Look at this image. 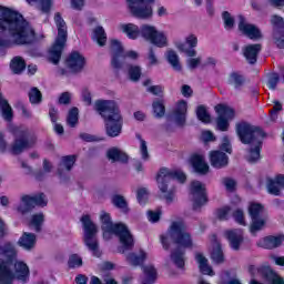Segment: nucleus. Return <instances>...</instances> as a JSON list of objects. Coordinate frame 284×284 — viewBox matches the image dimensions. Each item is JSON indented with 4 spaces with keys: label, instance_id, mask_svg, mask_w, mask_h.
<instances>
[{
    "label": "nucleus",
    "instance_id": "obj_59",
    "mask_svg": "<svg viewBox=\"0 0 284 284\" xmlns=\"http://www.w3.org/2000/svg\"><path fill=\"white\" fill-rule=\"evenodd\" d=\"M140 154L142 160L150 161V152L148 151V142L145 140L140 139Z\"/></svg>",
    "mask_w": 284,
    "mask_h": 284
},
{
    "label": "nucleus",
    "instance_id": "obj_10",
    "mask_svg": "<svg viewBox=\"0 0 284 284\" xmlns=\"http://www.w3.org/2000/svg\"><path fill=\"white\" fill-rule=\"evenodd\" d=\"M21 281V283H28L30 278V268L27 263L16 262L14 273L10 271V267L6 263H0V284H12V281Z\"/></svg>",
    "mask_w": 284,
    "mask_h": 284
},
{
    "label": "nucleus",
    "instance_id": "obj_64",
    "mask_svg": "<svg viewBox=\"0 0 284 284\" xmlns=\"http://www.w3.org/2000/svg\"><path fill=\"white\" fill-rule=\"evenodd\" d=\"M136 197L141 205L145 204V202L148 201V190L145 189L138 190Z\"/></svg>",
    "mask_w": 284,
    "mask_h": 284
},
{
    "label": "nucleus",
    "instance_id": "obj_30",
    "mask_svg": "<svg viewBox=\"0 0 284 284\" xmlns=\"http://www.w3.org/2000/svg\"><path fill=\"white\" fill-rule=\"evenodd\" d=\"M74 163H77V156L74 155L62 156L58 165L59 176H65V172H71L72 168H74Z\"/></svg>",
    "mask_w": 284,
    "mask_h": 284
},
{
    "label": "nucleus",
    "instance_id": "obj_14",
    "mask_svg": "<svg viewBox=\"0 0 284 284\" xmlns=\"http://www.w3.org/2000/svg\"><path fill=\"white\" fill-rule=\"evenodd\" d=\"M248 272L253 278L261 276L262 278H265L268 284H284L283 277L276 274V272H274L270 266L256 267L255 265H250Z\"/></svg>",
    "mask_w": 284,
    "mask_h": 284
},
{
    "label": "nucleus",
    "instance_id": "obj_47",
    "mask_svg": "<svg viewBox=\"0 0 284 284\" xmlns=\"http://www.w3.org/2000/svg\"><path fill=\"white\" fill-rule=\"evenodd\" d=\"M67 125L69 128H77L79 125V108L73 106L67 115Z\"/></svg>",
    "mask_w": 284,
    "mask_h": 284
},
{
    "label": "nucleus",
    "instance_id": "obj_26",
    "mask_svg": "<svg viewBox=\"0 0 284 284\" xmlns=\"http://www.w3.org/2000/svg\"><path fill=\"white\" fill-rule=\"evenodd\" d=\"M191 163L193 165V170L197 172V174H207L210 172V165L205 162V156L201 154H194L191 158Z\"/></svg>",
    "mask_w": 284,
    "mask_h": 284
},
{
    "label": "nucleus",
    "instance_id": "obj_25",
    "mask_svg": "<svg viewBox=\"0 0 284 284\" xmlns=\"http://www.w3.org/2000/svg\"><path fill=\"white\" fill-rule=\"evenodd\" d=\"M226 237L229 239L232 250H241V244L243 243V230L235 229L225 232Z\"/></svg>",
    "mask_w": 284,
    "mask_h": 284
},
{
    "label": "nucleus",
    "instance_id": "obj_51",
    "mask_svg": "<svg viewBox=\"0 0 284 284\" xmlns=\"http://www.w3.org/2000/svg\"><path fill=\"white\" fill-rule=\"evenodd\" d=\"M196 116L202 123H210V121H212L210 113H207V109L203 105L197 106Z\"/></svg>",
    "mask_w": 284,
    "mask_h": 284
},
{
    "label": "nucleus",
    "instance_id": "obj_24",
    "mask_svg": "<svg viewBox=\"0 0 284 284\" xmlns=\"http://www.w3.org/2000/svg\"><path fill=\"white\" fill-rule=\"evenodd\" d=\"M17 246L12 242H6L2 246H0V256L3 261L8 263H12V261L17 260Z\"/></svg>",
    "mask_w": 284,
    "mask_h": 284
},
{
    "label": "nucleus",
    "instance_id": "obj_63",
    "mask_svg": "<svg viewBox=\"0 0 284 284\" xmlns=\"http://www.w3.org/2000/svg\"><path fill=\"white\" fill-rule=\"evenodd\" d=\"M148 219L151 223H159L161 221V210L148 211Z\"/></svg>",
    "mask_w": 284,
    "mask_h": 284
},
{
    "label": "nucleus",
    "instance_id": "obj_49",
    "mask_svg": "<svg viewBox=\"0 0 284 284\" xmlns=\"http://www.w3.org/2000/svg\"><path fill=\"white\" fill-rule=\"evenodd\" d=\"M211 258L214 263L217 265H221V263H225V256L223 255V250L221 248V245H216L211 254Z\"/></svg>",
    "mask_w": 284,
    "mask_h": 284
},
{
    "label": "nucleus",
    "instance_id": "obj_16",
    "mask_svg": "<svg viewBox=\"0 0 284 284\" xmlns=\"http://www.w3.org/2000/svg\"><path fill=\"white\" fill-rule=\"evenodd\" d=\"M111 68L119 72L125 63V50L121 41L113 39L110 41Z\"/></svg>",
    "mask_w": 284,
    "mask_h": 284
},
{
    "label": "nucleus",
    "instance_id": "obj_11",
    "mask_svg": "<svg viewBox=\"0 0 284 284\" xmlns=\"http://www.w3.org/2000/svg\"><path fill=\"white\" fill-rule=\"evenodd\" d=\"M248 215L251 217L250 232L256 236L257 232L265 229L267 224V213L265 206L261 203L253 202L248 205Z\"/></svg>",
    "mask_w": 284,
    "mask_h": 284
},
{
    "label": "nucleus",
    "instance_id": "obj_6",
    "mask_svg": "<svg viewBox=\"0 0 284 284\" xmlns=\"http://www.w3.org/2000/svg\"><path fill=\"white\" fill-rule=\"evenodd\" d=\"M186 179L187 178L185 176V173L181 171H170L169 169L165 168L160 169L156 175V182L158 187L166 203H174L175 199L174 190L170 187V182L176 180L180 183H185Z\"/></svg>",
    "mask_w": 284,
    "mask_h": 284
},
{
    "label": "nucleus",
    "instance_id": "obj_18",
    "mask_svg": "<svg viewBox=\"0 0 284 284\" xmlns=\"http://www.w3.org/2000/svg\"><path fill=\"white\" fill-rule=\"evenodd\" d=\"M190 194L193 201V210H200L207 203V194L205 193V184L200 181H193L190 187Z\"/></svg>",
    "mask_w": 284,
    "mask_h": 284
},
{
    "label": "nucleus",
    "instance_id": "obj_45",
    "mask_svg": "<svg viewBox=\"0 0 284 284\" xmlns=\"http://www.w3.org/2000/svg\"><path fill=\"white\" fill-rule=\"evenodd\" d=\"M229 83L230 85H233L235 90H239V88L245 83V79L240 72L233 71L229 75Z\"/></svg>",
    "mask_w": 284,
    "mask_h": 284
},
{
    "label": "nucleus",
    "instance_id": "obj_56",
    "mask_svg": "<svg viewBox=\"0 0 284 284\" xmlns=\"http://www.w3.org/2000/svg\"><path fill=\"white\" fill-rule=\"evenodd\" d=\"M146 65L148 68H153V65H159V57H156V52L154 51V48H150L149 52L146 54Z\"/></svg>",
    "mask_w": 284,
    "mask_h": 284
},
{
    "label": "nucleus",
    "instance_id": "obj_41",
    "mask_svg": "<svg viewBox=\"0 0 284 284\" xmlns=\"http://www.w3.org/2000/svg\"><path fill=\"white\" fill-rule=\"evenodd\" d=\"M111 202L113 203L114 207H118V210H121L123 214H128L130 212V209L128 207V201L123 195L115 194L112 196Z\"/></svg>",
    "mask_w": 284,
    "mask_h": 284
},
{
    "label": "nucleus",
    "instance_id": "obj_42",
    "mask_svg": "<svg viewBox=\"0 0 284 284\" xmlns=\"http://www.w3.org/2000/svg\"><path fill=\"white\" fill-rule=\"evenodd\" d=\"M10 68L13 74H21L26 70V60L21 57H14L10 62Z\"/></svg>",
    "mask_w": 284,
    "mask_h": 284
},
{
    "label": "nucleus",
    "instance_id": "obj_28",
    "mask_svg": "<svg viewBox=\"0 0 284 284\" xmlns=\"http://www.w3.org/2000/svg\"><path fill=\"white\" fill-rule=\"evenodd\" d=\"M195 261L197 263V267L201 272V274H204L205 276H214V270L210 266V262L207 261V257L203 253H195Z\"/></svg>",
    "mask_w": 284,
    "mask_h": 284
},
{
    "label": "nucleus",
    "instance_id": "obj_53",
    "mask_svg": "<svg viewBox=\"0 0 284 284\" xmlns=\"http://www.w3.org/2000/svg\"><path fill=\"white\" fill-rule=\"evenodd\" d=\"M267 192L268 194H273L274 196H281V185H278L276 178L268 181Z\"/></svg>",
    "mask_w": 284,
    "mask_h": 284
},
{
    "label": "nucleus",
    "instance_id": "obj_44",
    "mask_svg": "<svg viewBox=\"0 0 284 284\" xmlns=\"http://www.w3.org/2000/svg\"><path fill=\"white\" fill-rule=\"evenodd\" d=\"M152 108L155 119H163L165 116V100L153 101Z\"/></svg>",
    "mask_w": 284,
    "mask_h": 284
},
{
    "label": "nucleus",
    "instance_id": "obj_55",
    "mask_svg": "<svg viewBox=\"0 0 284 284\" xmlns=\"http://www.w3.org/2000/svg\"><path fill=\"white\" fill-rule=\"evenodd\" d=\"M222 185H224L226 192H235L237 182L233 178H222Z\"/></svg>",
    "mask_w": 284,
    "mask_h": 284
},
{
    "label": "nucleus",
    "instance_id": "obj_13",
    "mask_svg": "<svg viewBox=\"0 0 284 284\" xmlns=\"http://www.w3.org/2000/svg\"><path fill=\"white\" fill-rule=\"evenodd\" d=\"M140 34L156 48H168V37L165 33L158 31L156 27L152 24H142L140 28Z\"/></svg>",
    "mask_w": 284,
    "mask_h": 284
},
{
    "label": "nucleus",
    "instance_id": "obj_15",
    "mask_svg": "<svg viewBox=\"0 0 284 284\" xmlns=\"http://www.w3.org/2000/svg\"><path fill=\"white\" fill-rule=\"evenodd\" d=\"M215 112L217 114L216 130H220V132H227V130H230V121L234 119V109L224 104H217L215 106Z\"/></svg>",
    "mask_w": 284,
    "mask_h": 284
},
{
    "label": "nucleus",
    "instance_id": "obj_52",
    "mask_svg": "<svg viewBox=\"0 0 284 284\" xmlns=\"http://www.w3.org/2000/svg\"><path fill=\"white\" fill-rule=\"evenodd\" d=\"M43 99V95L41 94V91H39L37 88H32L29 92V101L33 105H37L41 103Z\"/></svg>",
    "mask_w": 284,
    "mask_h": 284
},
{
    "label": "nucleus",
    "instance_id": "obj_12",
    "mask_svg": "<svg viewBox=\"0 0 284 284\" xmlns=\"http://www.w3.org/2000/svg\"><path fill=\"white\" fill-rule=\"evenodd\" d=\"M126 6L130 14L135 19H142L143 21H150L154 17V9L152 3L146 0H126Z\"/></svg>",
    "mask_w": 284,
    "mask_h": 284
},
{
    "label": "nucleus",
    "instance_id": "obj_22",
    "mask_svg": "<svg viewBox=\"0 0 284 284\" xmlns=\"http://www.w3.org/2000/svg\"><path fill=\"white\" fill-rule=\"evenodd\" d=\"M261 50H263V45H261V43L247 44L243 48V57L246 59L247 63L254 65L258 59Z\"/></svg>",
    "mask_w": 284,
    "mask_h": 284
},
{
    "label": "nucleus",
    "instance_id": "obj_29",
    "mask_svg": "<svg viewBox=\"0 0 284 284\" xmlns=\"http://www.w3.org/2000/svg\"><path fill=\"white\" fill-rule=\"evenodd\" d=\"M187 114V102L180 101L173 112V119L176 125L183 128L185 125V116Z\"/></svg>",
    "mask_w": 284,
    "mask_h": 284
},
{
    "label": "nucleus",
    "instance_id": "obj_48",
    "mask_svg": "<svg viewBox=\"0 0 284 284\" xmlns=\"http://www.w3.org/2000/svg\"><path fill=\"white\" fill-rule=\"evenodd\" d=\"M28 3H38V9H40L44 14H48L52 8V0H27Z\"/></svg>",
    "mask_w": 284,
    "mask_h": 284
},
{
    "label": "nucleus",
    "instance_id": "obj_33",
    "mask_svg": "<svg viewBox=\"0 0 284 284\" xmlns=\"http://www.w3.org/2000/svg\"><path fill=\"white\" fill-rule=\"evenodd\" d=\"M142 272L144 274L141 284H154L156 283L158 272L154 265L142 266Z\"/></svg>",
    "mask_w": 284,
    "mask_h": 284
},
{
    "label": "nucleus",
    "instance_id": "obj_9",
    "mask_svg": "<svg viewBox=\"0 0 284 284\" xmlns=\"http://www.w3.org/2000/svg\"><path fill=\"white\" fill-rule=\"evenodd\" d=\"M81 223L83 227V243L88 251L91 252L98 258L101 256V250L99 248V226L92 222L90 215H82Z\"/></svg>",
    "mask_w": 284,
    "mask_h": 284
},
{
    "label": "nucleus",
    "instance_id": "obj_2",
    "mask_svg": "<svg viewBox=\"0 0 284 284\" xmlns=\"http://www.w3.org/2000/svg\"><path fill=\"white\" fill-rule=\"evenodd\" d=\"M94 110L103 119L108 136L111 139L119 136L123 130V115H121L119 103L114 100H98L94 103Z\"/></svg>",
    "mask_w": 284,
    "mask_h": 284
},
{
    "label": "nucleus",
    "instance_id": "obj_57",
    "mask_svg": "<svg viewBox=\"0 0 284 284\" xmlns=\"http://www.w3.org/2000/svg\"><path fill=\"white\" fill-rule=\"evenodd\" d=\"M225 30H234V17L227 11L222 13Z\"/></svg>",
    "mask_w": 284,
    "mask_h": 284
},
{
    "label": "nucleus",
    "instance_id": "obj_31",
    "mask_svg": "<svg viewBox=\"0 0 284 284\" xmlns=\"http://www.w3.org/2000/svg\"><path fill=\"white\" fill-rule=\"evenodd\" d=\"M34 209V200L32 195L23 194L20 196V204L17 206L19 214H29Z\"/></svg>",
    "mask_w": 284,
    "mask_h": 284
},
{
    "label": "nucleus",
    "instance_id": "obj_1",
    "mask_svg": "<svg viewBox=\"0 0 284 284\" xmlns=\"http://www.w3.org/2000/svg\"><path fill=\"white\" fill-rule=\"evenodd\" d=\"M0 30L7 32L8 38H0V57H6V50L12 45H28L37 41V33L23 16L0 6Z\"/></svg>",
    "mask_w": 284,
    "mask_h": 284
},
{
    "label": "nucleus",
    "instance_id": "obj_50",
    "mask_svg": "<svg viewBox=\"0 0 284 284\" xmlns=\"http://www.w3.org/2000/svg\"><path fill=\"white\" fill-rule=\"evenodd\" d=\"M68 266L70 270H77V267L83 266V258L79 254H71L68 260Z\"/></svg>",
    "mask_w": 284,
    "mask_h": 284
},
{
    "label": "nucleus",
    "instance_id": "obj_58",
    "mask_svg": "<svg viewBox=\"0 0 284 284\" xmlns=\"http://www.w3.org/2000/svg\"><path fill=\"white\" fill-rule=\"evenodd\" d=\"M233 219L235 223H239V225H247V223H245V213L241 209L233 212Z\"/></svg>",
    "mask_w": 284,
    "mask_h": 284
},
{
    "label": "nucleus",
    "instance_id": "obj_27",
    "mask_svg": "<svg viewBox=\"0 0 284 284\" xmlns=\"http://www.w3.org/2000/svg\"><path fill=\"white\" fill-rule=\"evenodd\" d=\"M106 159L112 163H128L129 156L128 153L123 152V150L113 146L106 151Z\"/></svg>",
    "mask_w": 284,
    "mask_h": 284
},
{
    "label": "nucleus",
    "instance_id": "obj_5",
    "mask_svg": "<svg viewBox=\"0 0 284 284\" xmlns=\"http://www.w3.org/2000/svg\"><path fill=\"white\" fill-rule=\"evenodd\" d=\"M163 250H170V241L179 245L180 250L191 248L193 245L192 235L185 231L183 221L173 222L166 234L160 236Z\"/></svg>",
    "mask_w": 284,
    "mask_h": 284
},
{
    "label": "nucleus",
    "instance_id": "obj_54",
    "mask_svg": "<svg viewBox=\"0 0 284 284\" xmlns=\"http://www.w3.org/2000/svg\"><path fill=\"white\" fill-rule=\"evenodd\" d=\"M31 199L33 200L34 207L36 205L39 207H45L48 205V197L43 193L31 195Z\"/></svg>",
    "mask_w": 284,
    "mask_h": 284
},
{
    "label": "nucleus",
    "instance_id": "obj_21",
    "mask_svg": "<svg viewBox=\"0 0 284 284\" xmlns=\"http://www.w3.org/2000/svg\"><path fill=\"white\" fill-rule=\"evenodd\" d=\"M85 67V58L81 53L74 51L67 59V68L72 72H81Z\"/></svg>",
    "mask_w": 284,
    "mask_h": 284
},
{
    "label": "nucleus",
    "instance_id": "obj_20",
    "mask_svg": "<svg viewBox=\"0 0 284 284\" xmlns=\"http://www.w3.org/2000/svg\"><path fill=\"white\" fill-rule=\"evenodd\" d=\"M209 158L212 168H215V170H223L230 164V156L221 150L211 151Z\"/></svg>",
    "mask_w": 284,
    "mask_h": 284
},
{
    "label": "nucleus",
    "instance_id": "obj_8",
    "mask_svg": "<svg viewBox=\"0 0 284 284\" xmlns=\"http://www.w3.org/2000/svg\"><path fill=\"white\" fill-rule=\"evenodd\" d=\"M11 132L14 136V142L11 145L12 154H21L24 150L37 145V135L28 126H12Z\"/></svg>",
    "mask_w": 284,
    "mask_h": 284
},
{
    "label": "nucleus",
    "instance_id": "obj_35",
    "mask_svg": "<svg viewBox=\"0 0 284 284\" xmlns=\"http://www.w3.org/2000/svg\"><path fill=\"white\" fill-rule=\"evenodd\" d=\"M170 258L172 263H174L179 270H183L185 267V250L175 248L171 252Z\"/></svg>",
    "mask_w": 284,
    "mask_h": 284
},
{
    "label": "nucleus",
    "instance_id": "obj_62",
    "mask_svg": "<svg viewBox=\"0 0 284 284\" xmlns=\"http://www.w3.org/2000/svg\"><path fill=\"white\" fill-rule=\"evenodd\" d=\"M216 216L220 221H227L230 216V206H224L216 211Z\"/></svg>",
    "mask_w": 284,
    "mask_h": 284
},
{
    "label": "nucleus",
    "instance_id": "obj_60",
    "mask_svg": "<svg viewBox=\"0 0 284 284\" xmlns=\"http://www.w3.org/2000/svg\"><path fill=\"white\" fill-rule=\"evenodd\" d=\"M18 110L21 112L23 119H32V111L23 104V102H18Z\"/></svg>",
    "mask_w": 284,
    "mask_h": 284
},
{
    "label": "nucleus",
    "instance_id": "obj_61",
    "mask_svg": "<svg viewBox=\"0 0 284 284\" xmlns=\"http://www.w3.org/2000/svg\"><path fill=\"white\" fill-rule=\"evenodd\" d=\"M273 41L277 48L283 50V48H284V31H280L278 33H273Z\"/></svg>",
    "mask_w": 284,
    "mask_h": 284
},
{
    "label": "nucleus",
    "instance_id": "obj_23",
    "mask_svg": "<svg viewBox=\"0 0 284 284\" xmlns=\"http://www.w3.org/2000/svg\"><path fill=\"white\" fill-rule=\"evenodd\" d=\"M284 235H268L258 242V246L264 250H276L283 245Z\"/></svg>",
    "mask_w": 284,
    "mask_h": 284
},
{
    "label": "nucleus",
    "instance_id": "obj_43",
    "mask_svg": "<svg viewBox=\"0 0 284 284\" xmlns=\"http://www.w3.org/2000/svg\"><path fill=\"white\" fill-rule=\"evenodd\" d=\"M126 72L130 81H133V83H136L141 80L142 71L140 65L129 64L126 67Z\"/></svg>",
    "mask_w": 284,
    "mask_h": 284
},
{
    "label": "nucleus",
    "instance_id": "obj_32",
    "mask_svg": "<svg viewBox=\"0 0 284 284\" xmlns=\"http://www.w3.org/2000/svg\"><path fill=\"white\" fill-rule=\"evenodd\" d=\"M18 245L28 252L34 250V246L37 245V235L34 233L24 232L19 239Z\"/></svg>",
    "mask_w": 284,
    "mask_h": 284
},
{
    "label": "nucleus",
    "instance_id": "obj_46",
    "mask_svg": "<svg viewBox=\"0 0 284 284\" xmlns=\"http://www.w3.org/2000/svg\"><path fill=\"white\" fill-rule=\"evenodd\" d=\"M271 24L273 26V34L284 32V19L278 14L271 16Z\"/></svg>",
    "mask_w": 284,
    "mask_h": 284
},
{
    "label": "nucleus",
    "instance_id": "obj_40",
    "mask_svg": "<svg viewBox=\"0 0 284 284\" xmlns=\"http://www.w3.org/2000/svg\"><path fill=\"white\" fill-rule=\"evenodd\" d=\"M92 39L98 43V45H100V48H103V45H105L108 41V36L105 34V30L103 29V27L98 26L93 30Z\"/></svg>",
    "mask_w": 284,
    "mask_h": 284
},
{
    "label": "nucleus",
    "instance_id": "obj_37",
    "mask_svg": "<svg viewBox=\"0 0 284 284\" xmlns=\"http://www.w3.org/2000/svg\"><path fill=\"white\" fill-rule=\"evenodd\" d=\"M0 110L1 115L4 121H12L14 118V114L12 113V106H10V103H8V100L3 99V95L0 93Z\"/></svg>",
    "mask_w": 284,
    "mask_h": 284
},
{
    "label": "nucleus",
    "instance_id": "obj_4",
    "mask_svg": "<svg viewBox=\"0 0 284 284\" xmlns=\"http://www.w3.org/2000/svg\"><path fill=\"white\" fill-rule=\"evenodd\" d=\"M100 223L101 230L103 231V239L105 241H110V239H112V234L120 239V243L122 244V247L119 248L120 254H125L126 250H132L134 247V239L132 237L130 230H128V226L123 223L114 224L110 213L101 211Z\"/></svg>",
    "mask_w": 284,
    "mask_h": 284
},
{
    "label": "nucleus",
    "instance_id": "obj_19",
    "mask_svg": "<svg viewBox=\"0 0 284 284\" xmlns=\"http://www.w3.org/2000/svg\"><path fill=\"white\" fill-rule=\"evenodd\" d=\"M184 41L186 44L183 42H178L175 44V48L179 50V52H183V54L187 57H196V49H194L196 48V45H199V38L196 37V34L191 33L186 36Z\"/></svg>",
    "mask_w": 284,
    "mask_h": 284
},
{
    "label": "nucleus",
    "instance_id": "obj_38",
    "mask_svg": "<svg viewBox=\"0 0 284 284\" xmlns=\"http://www.w3.org/2000/svg\"><path fill=\"white\" fill-rule=\"evenodd\" d=\"M166 61L170 63L171 68L175 70V72H181L182 67H181V60L179 58V53L176 51L170 49L166 51Z\"/></svg>",
    "mask_w": 284,
    "mask_h": 284
},
{
    "label": "nucleus",
    "instance_id": "obj_7",
    "mask_svg": "<svg viewBox=\"0 0 284 284\" xmlns=\"http://www.w3.org/2000/svg\"><path fill=\"white\" fill-rule=\"evenodd\" d=\"M54 23L57 26L58 36L49 50V61L53 63V65H57L59 61H61V54H63V48H65L68 41V24H65V20H63L60 12L54 14Z\"/></svg>",
    "mask_w": 284,
    "mask_h": 284
},
{
    "label": "nucleus",
    "instance_id": "obj_34",
    "mask_svg": "<svg viewBox=\"0 0 284 284\" xmlns=\"http://www.w3.org/2000/svg\"><path fill=\"white\" fill-rule=\"evenodd\" d=\"M118 28L129 37V39H139L141 37V29L134 23H120Z\"/></svg>",
    "mask_w": 284,
    "mask_h": 284
},
{
    "label": "nucleus",
    "instance_id": "obj_3",
    "mask_svg": "<svg viewBox=\"0 0 284 284\" xmlns=\"http://www.w3.org/2000/svg\"><path fill=\"white\" fill-rule=\"evenodd\" d=\"M237 136L244 145H251L246 155L248 163H256L261 160V145H263V139L265 133L261 128L252 125L247 122H242L236 125Z\"/></svg>",
    "mask_w": 284,
    "mask_h": 284
},
{
    "label": "nucleus",
    "instance_id": "obj_36",
    "mask_svg": "<svg viewBox=\"0 0 284 284\" xmlns=\"http://www.w3.org/2000/svg\"><path fill=\"white\" fill-rule=\"evenodd\" d=\"M148 258V253L145 251L141 250L140 254L136 255V253H129L126 255V261L130 265H133V267H139V265H143L145 260Z\"/></svg>",
    "mask_w": 284,
    "mask_h": 284
},
{
    "label": "nucleus",
    "instance_id": "obj_17",
    "mask_svg": "<svg viewBox=\"0 0 284 284\" xmlns=\"http://www.w3.org/2000/svg\"><path fill=\"white\" fill-rule=\"evenodd\" d=\"M237 20L239 31L242 32L244 37H247L253 41H258L260 39H263V33L261 32V29H258L256 24L250 23L245 16H237Z\"/></svg>",
    "mask_w": 284,
    "mask_h": 284
},
{
    "label": "nucleus",
    "instance_id": "obj_39",
    "mask_svg": "<svg viewBox=\"0 0 284 284\" xmlns=\"http://www.w3.org/2000/svg\"><path fill=\"white\" fill-rule=\"evenodd\" d=\"M45 222V215L43 213H37L31 216L29 227H33L34 232H41L43 223Z\"/></svg>",
    "mask_w": 284,
    "mask_h": 284
}]
</instances>
